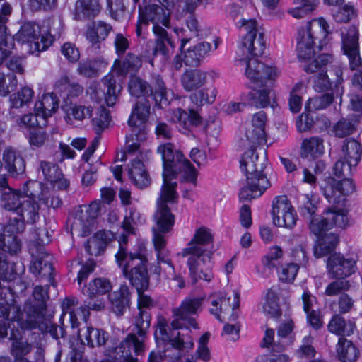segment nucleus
Segmentation results:
<instances>
[{
    "instance_id": "obj_50",
    "label": "nucleus",
    "mask_w": 362,
    "mask_h": 362,
    "mask_svg": "<svg viewBox=\"0 0 362 362\" xmlns=\"http://www.w3.org/2000/svg\"><path fill=\"white\" fill-rule=\"evenodd\" d=\"M245 139H242L243 145L249 148H255L266 142L265 130L255 128L254 126L247 124L245 132Z\"/></svg>"
},
{
    "instance_id": "obj_51",
    "label": "nucleus",
    "mask_w": 362,
    "mask_h": 362,
    "mask_svg": "<svg viewBox=\"0 0 362 362\" xmlns=\"http://www.w3.org/2000/svg\"><path fill=\"white\" fill-rule=\"evenodd\" d=\"M344 160H349L355 167L359 160L362 154V147L356 140H346L342 147Z\"/></svg>"
},
{
    "instance_id": "obj_33",
    "label": "nucleus",
    "mask_w": 362,
    "mask_h": 362,
    "mask_svg": "<svg viewBox=\"0 0 362 362\" xmlns=\"http://www.w3.org/2000/svg\"><path fill=\"white\" fill-rule=\"evenodd\" d=\"M337 357L341 362H356L359 356L358 349L344 337L339 339L336 346Z\"/></svg>"
},
{
    "instance_id": "obj_60",
    "label": "nucleus",
    "mask_w": 362,
    "mask_h": 362,
    "mask_svg": "<svg viewBox=\"0 0 362 362\" xmlns=\"http://www.w3.org/2000/svg\"><path fill=\"white\" fill-rule=\"evenodd\" d=\"M262 308L264 313L271 317H277L281 315L277 294L273 288L268 291Z\"/></svg>"
},
{
    "instance_id": "obj_34",
    "label": "nucleus",
    "mask_w": 362,
    "mask_h": 362,
    "mask_svg": "<svg viewBox=\"0 0 362 362\" xmlns=\"http://www.w3.org/2000/svg\"><path fill=\"white\" fill-rule=\"evenodd\" d=\"M117 77L113 74L109 73L102 80L104 86L105 100L108 106H113L118 98V95L122 90V86L117 82Z\"/></svg>"
},
{
    "instance_id": "obj_25",
    "label": "nucleus",
    "mask_w": 362,
    "mask_h": 362,
    "mask_svg": "<svg viewBox=\"0 0 362 362\" xmlns=\"http://www.w3.org/2000/svg\"><path fill=\"white\" fill-rule=\"evenodd\" d=\"M152 30L156 36L155 45L152 49L153 57H155L158 54L164 57H168L169 50L166 46V43L173 49L175 47V44L169 37L166 30L162 26H155L152 28ZM148 62L153 66V58L150 59Z\"/></svg>"
},
{
    "instance_id": "obj_31",
    "label": "nucleus",
    "mask_w": 362,
    "mask_h": 362,
    "mask_svg": "<svg viewBox=\"0 0 362 362\" xmlns=\"http://www.w3.org/2000/svg\"><path fill=\"white\" fill-rule=\"evenodd\" d=\"M19 325L22 329H39L42 332H49L54 339L59 337L63 338L66 335L64 329L62 327H58L55 324H52L49 316L47 314L43 315V319L42 320H37L35 325H31L29 322H26Z\"/></svg>"
},
{
    "instance_id": "obj_40",
    "label": "nucleus",
    "mask_w": 362,
    "mask_h": 362,
    "mask_svg": "<svg viewBox=\"0 0 362 362\" xmlns=\"http://www.w3.org/2000/svg\"><path fill=\"white\" fill-rule=\"evenodd\" d=\"M25 199L21 190L8 187V191L1 195V205L5 210L16 213Z\"/></svg>"
},
{
    "instance_id": "obj_48",
    "label": "nucleus",
    "mask_w": 362,
    "mask_h": 362,
    "mask_svg": "<svg viewBox=\"0 0 362 362\" xmlns=\"http://www.w3.org/2000/svg\"><path fill=\"white\" fill-rule=\"evenodd\" d=\"M129 91L131 95L135 98L151 96L153 89L150 83L139 76H132L129 81Z\"/></svg>"
},
{
    "instance_id": "obj_49",
    "label": "nucleus",
    "mask_w": 362,
    "mask_h": 362,
    "mask_svg": "<svg viewBox=\"0 0 362 362\" xmlns=\"http://www.w3.org/2000/svg\"><path fill=\"white\" fill-rule=\"evenodd\" d=\"M339 206L341 205L337 204ZM327 221L330 229L334 226L344 228L348 223V217L346 211L343 209L333 206L325 212Z\"/></svg>"
},
{
    "instance_id": "obj_3",
    "label": "nucleus",
    "mask_w": 362,
    "mask_h": 362,
    "mask_svg": "<svg viewBox=\"0 0 362 362\" xmlns=\"http://www.w3.org/2000/svg\"><path fill=\"white\" fill-rule=\"evenodd\" d=\"M116 261L122 273L130 281L136 291H146L149 286L147 270V259L141 254L128 252L120 243V247L115 255Z\"/></svg>"
},
{
    "instance_id": "obj_52",
    "label": "nucleus",
    "mask_w": 362,
    "mask_h": 362,
    "mask_svg": "<svg viewBox=\"0 0 362 362\" xmlns=\"http://www.w3.org/2000/svg\"><path fill=\"white\" fill-rule=\"evenodd\" d=\"M145 128H131V133L126 136L127 152L133 153L139 149L141 144L146 139Z\"/></svg>"
},
{
    "instance_id": "obj_58",
    "label": "nucleus",
    "mask_w": 362,
    "mask_h": 362,
    "mask_svg": "<svg viewBox=\"0 0 362 362\" xmlns=\"http://www.w3.org/2000/svg\"><path fill=\"white\" fill-rule=\"evenodd\" d=\"M317 202L313 195L303 194L299 202V211L303 217L309 220L316 216Z\"/></svg>"
},
{
    "instance_id": "obj_30",
    "label": "nucleus",
    "mask_w": 362,
    "mask_h": 362,
    "mask_svg": "<svg viewBox=\"0 0 362 362\" xmlns=\"http://www.w3.org/2000/svg\"><path fill=\"white\" fill-rule=\"evenodd\" d=\"M151 104L146 98L138 101L128 120L131 128H145L144 123L150 115Z\"/></svg>"
},
{
    "instance_id": "obj_20",
    "label": "nucleus",
    "mask_w": 362,
    "mask_h": 362,
    "mask_svg": "<svg viewBox=\"0 0 362 362\" xmlns=\"http://www.w3.org/2000/svg\"><path fill=\"white\" fill-rule=\"evenodd\" d=\"M139 16L141 21L144 23L151 22L153 28L155 26H162L168 28L170 27V12L167 8L157 4H151L145 7L144 10L140 9Z\"/></svg>"
},
{
    "instance_id": "obj_41",
    "label": "nucleus",
    "mask_w": 362,
    "mask_h": 362,
    "mask_svg": "<svg viewBox=\"0 0 362 362\" xmlns=\"http://www.w3.org/2000/svg\"><path fill=\"white\" fill-rule=\"evenodd\" d=\"M172 120L179 123L184 129H188L191 126H198L202 122V117L194 110L187 113L185 110L177 108L173 110Z\"/></svg>"
},
{
    "instance_id": "obj_62",
    "label": "nucleus",
    "mask_w": 362,
    "mask_h": 362,
    "mask_svg": "<svg viewBox=\"0 0 362 362\" xmlns=\"http://www.w3.org/2000/svg\"><path fill=\"white\" fill-rule=\"evenodd\" d=\"M33 91L28 87L23 88L20 91L10 96L11 108H20L31 101Z\"/></svg>"
},
{
    "instance_id": "obj_21",
    "label": "nucleus",
    "mask_w": 362,
    "mask_h": 362,
    "mask_svg": "<svg viewBox=\"0 0 362 362\" xmlns=\"http://www.w3.org/2000/svg\"><path fill=\"white\" fill-rule=\"evenodd\" d=\"M38 171L42 172L44 178L59 190L66 189L69 187V181L64 177L62 171L57 163L41 160Z\"/></svg>"
},
{
    "instance_id": "obj_45",
    "label": "nucleus",
    "mask_w": 362,
    "mask_h": 362,
    "mask_svg": "<svg viewBox=\"0 0 362 362\" xmlns=\"http://www.w3.org/2000/svg\"><path fill=\"white\" fill-rule=\"evenodd\" d=\"M115 66L117 67L119 74L127 75L128 73L137 72L142 66V61L139 56L129 52L122 61L115 60Z\"/></svg>"
},
{
    "instance_id": "obj_17",
    "label": "nucleus",
    "mask_w": 362,
    "mask_h": 362,
    "mask_svg": "<svg viewBox=\"0 0 362 362\" xmlns=\"http://www.w3.org/2000/svg\"><path fill=\"white\" fill-rule=\"evenodd\" d=\"M11 12L12 7L10 4L4 2L0 8V61L7 58L14 47L13 37L7 34L6 25L8 16Z\"/></svg>"
},
{
    "instance_id": "obj_4",
    "label": "nucleus",
    "mask_w": 362,
    "mask_h": 362,
    "mask_svg": "<svg viewBox=\"0 0 362 362\" xmlns=\"http://www.w3.org/2000/svg\"><path fill=\"white\" fill-rule=\"evenodd\" d=\"M329 25L323 18L313 19L298 31L297 54L301 59H310L315 53L314 47L318 42L319 49L330 33Z\"/></svg>"
},
{
    "instance_id": "obj_29",
    "label": "nucleus",
    "mask_w": 362,
    "mask_h": 362,
    "mask_svg": "<svg viewBox=\"0 0 362 362\" xmlns=\"http://www.w3.org/2000/svg\"><path fill=\"white\" fill-rule=\"evenodd\" d=\"M250 103L257 108H265L270 106L276 107L275 91L272 88H262L250 92L248 95Z\"/></svg>"
},
{
    "instance_id": "obj_23",
    "label": "nucleus",
    "mask_w": 362,
    "mask_h": 362,
    "mask_svg": "<svg viewBox=\"0 0 362 362\" xmlns=\"http://www.w3.org/2000/svg\"><path fill=\"white\" fill-rule=\"evenodd\" d=\"M54 89L66 103H71L73 98L78 97L83 91L80 84L71 82L66 75L55 82Z\"/></svg>"
},
{
    "instance_id": "obj_38",
    "label": "nucleus",
    "mask_w": 362,
    "mask_h": 362,
    "mask_svg": "<svg viewBox=\"0 0 362 362\" xmlns=\"http://www.w3.org/2000/svg\"><path fill=\"white\" fill-rule=\"evenodd\" d=\"M210 43L202 42L197 45L189 47L184 56V62L189 66H196L199 64L201 59L211 50Z\"/></svg>"
},
{
    "instance_id": "obj_16",
    "label": "nucleus",
    "mask_w": 362,
    "mask_h": 362,
    "mask_svg": "<svg viewBox=\"0 0 362 362\" xmlns=\"http://www.w3.org/2000/svg\"><path fill=\"white\" fill-rule=\"evenodd\" d=\"M168 329V323L167 320L163 317H159L158 319L157 323V329L155 332V337L156 340L160 339L163 341L168 342V345L169 346L164 351H152L148 356V362H162L165 357L169 358L170 362H172L171 358L169 356V354L173 355L177 354V351L172 346V340L171 336L167 332ZM176 338H174L175 339Z\"/></svg>"
},
{
    "instance_id": "obj_22",
    "label": "nucleus",
    "mask_w": 362,
    "mask_h": 362,
    "mask_svg": "<svg viewBox=\"0 0 362 362\" xmlns=\"http://www.w3.org/2000/svg\"><path fill=\"white\" fill-rule=\"evenodd\" d=\"M99 0H77L73 11V18L78 21L95 18L101 11Z\"/></svg>"
},
{
    "instance_id": "obj_8",
    "label": "nucleus",
    "mask_w": 362,
    "mask_h": 362,
    "mask_svg": "<svg viewBox=\"0 0 362 362\" xmlns=\"http://www.w3.org/2000/svg\"><path fill=\"white\" fill-rule=\"evenodd\" d=\"M177 197L176 188H161L160 197L157 200V210L153 216L156 226L152 228L153 239L165 238L164 235L173 230L175 218L171 213L167 203L175 202Z\"/></svg>"
},
{
    "instance_id": "obj_7",
    "label": "nucleus",
    "mask_w": 362,
    "mask_h": 362,
    "mask_svg": "<svg viewBox=\"0 0 362 362\" xmlns=\"http://www.w3.org/2000/svg\"><path fill=\"white\" fill-rule=\"evenodd\" d=\"M49 286H37L33 291V298H28L24 304L23 310L20 307H15V314L13 318L17 319L19 325L29 322L33 325L37 320L43 319V315L47 314V301L49 299Z\"/></svg>"
},
{
    "instance_id": "obj_27",
    "label": "nucleus",
    "mask_w": 362,
    "mask_h": 362,
    "mask_svg": "<svg viewBox=\"0 0 362 362\" xmlns=\"http://www.w3.org/2000/svg\"><path fill=\"white\" fill-rule=\"evenodd\" d=\"M325 153L324 139L317 136H310L302 141L300 156L303 158L317 159Z\"/></svg>"
},
{
    "instance_id": "obj_42",
    "label": "nucleus",
    "mask_w": 362,
    "mask_h": 362,
    "mask_svg": "<svg viewBox=\"0 0 362 362\" xmlns=\"http://www.w3.org/2000/svg\"><path fill=\"white\" fill-rule=\"evenodd\" d=\"M49 188L42 182L37 180H29L22 187V194L25 199H38L42 202L44 197L47 195Z\"/></svg>"
},
{
    "instance_id": "obj_53",
    "label": "nucleus",
    "mask_w": 362,
    "mask_h": 362,
    "mask_svg": "<svg viewBox=\"0 0 362 362\" xmlns=\"http://www.w3.org/2000/svg\"><path fill=\"white\" fill-rule=\"evenodd\" d=\"M358 121L354 117L341 118L333 126V132L339 138L352 134L356 130Z\"/></svg>"
},
{
    "instance_id": "obj_55",
    "label": "nucleus",
    "mask_w": 362,
    "mask_h": 362,
    "mask_svg": "<svg viewBox=\"0 0 362 362\" xmlns=\"http://www.w3.org/2000/svg\"><path fill=\"white\" fill-rule=\"evenodd\" d=\"M177 174L182 173L183 180L187 182H191L194 186L197 185V173L194 167L190 163L189 160L183 158L182 153L177 154Z\"/></svg>"
},
{
    "instance_id": "obj_19",
    "label": "nucleus",
    "mask_w": 362,
    "mask_h": 362,
    "mask_svg": "<svg viewBox=\"0 0 362 362\" xmlns=\"http://www.w3.org/2000/svg\"><path fill=\"white\" fill-rule=\"evenodd\" d=\"M327 268L333 278L344 280L354 273L356 262L351 258L346 259L340 254L334 253L328 258Z\"/></svg>"
},
{
    "instance_id": "obj_64",
    "label": "nucleus",
    "mask_w": 362,
    "mask_h": 362,
    "mask_svg": "<svg viewBox=\"0 0 362 362\" xmlns=\"http://www.w3.org/2000/svg\"><path fill=\"white\" fill-rule=\"evenodd\" d=\"M153 245L156 252L157 263L156 264H166L172 262L170 252L165 249V238H157L153 239Z\"/></svg>"
},
{
    "instance_id": "obj_54",
    "label": "nucleus",
    "mask_w": 362,
    "mask_h": 362,
    "mask_svg": "<svg viewBox=\"0 0 362 362\" xmlns=\"http://www.w3.org/2000/svg\"><path fill=\"white\" fill-rule=\"evenodd\" d=\"M217 91L213 86L200 89L190 95L191 101L197 106L213 103L216 98Z\"/></svg>"
},
{
    "instance_id": "obj_36",
    "label": "nucleus",
    "mask_w": 362,
    "mask_h": 362,
    "mask_svg": "<svg viewBox=\"0 0 362 362\" xmlns=\"http://www.w3.org/2000/svg\"><path fill=\"white\" fill-rule=\"evenodd\" d=\"M56 93H49L43 95L42 99L35 104V110L40 115V118L47 120L54 112L59 106V99Z\"/></svg>"
},
{
    "instance_id": "obj_6",
    "label": "nucleus",
    "mask_w": 362,
    "mask_h": 362,
    "mask_svg": "<svg viewBox=\"0 0 362 362\" xmlns=\"http://www.w3.org/2000/svg\"><path fill=\"white\" fill-rule=\"evenodd\" d=\"M49 242L48 232L45 228H38L35 230L33 238L29 243L28 249L33 257L30 267V272L42 277L48 276L51 281L53 272L52 257L47 254L45 247V245Z\"/></svg>"
},
{
    "instance_id": "obj_9",
    "label": "nucleus",
    "mask_w": 362,
    "mask_h": 362,
    "mask_svg": "<svg viewBox=\"0 0 362 362\" xmlns=\"http://www.w3.org/2000/svg\"><path fill=\"white\" fill-rule=\"evenodd\" d=\"M204 298H186L180 305L173 310L174 319L171 322L173 329H178L185 327L198 328V325L194 317L201 310Z\"/></svg>"
},
{
    "instance_id": "obj_5",
    "label": "nucleus",
    "mask_w": 362,
    "mask_h": 362,
    "mask_svg": "<svg viewBox=\"0 0 362 362\" xmlns=\"http://www.w3.org/2000/svg\"><path fill=\"white\" fill-rule=\"evenodd\" d=\"M151 321V315L148 310H139L138 314L135 315L134 325L140 339L135 334H129L116 349L118 354L122 353L123 362H137L132 352L136 356L144 352V337L150 328Z\"/></svg>"
},
{
    "instance_id": "obj_56",
    "label": "nucleus",
    "mask_w": 362,
    "mask_h": 362,
    "mask_svg": "<svg viewBox=\"0 0 362 362\" xmlns=\"http://www.w3.org/2000/svg\"><path fill=\"white\" fill-rule=\"evenodd\" d=\"M112 288L110 281L105 279H95L91 281L88 286L83 290L87 296H96L105 294Z\"/></svg>"
},
{
    "instance_id": "obj_39",
    "label": "nucleus",
    "mask_w": 362,
    "mask_h": 362,
    "mask_svg": "<svg viewBox=\"0 0 362 362\" xmlns=\"http://www.w3.org/2000/svg\"><path fill=\"white\" fill-rule=\"evenodd\" d=\"M206 81V74L198 69L186 71L181 77L185 90L192 91L202 87Z\"/></svg>"
},
{
    "instance_id": "obj_59",
    "label": "nucleus",
    "mask_w": 362,
    "mask_h": 362,
    "mask_svg": "<svg viewBox=\"0 0 362 362\" xmlns=\"http://www.w3.org/2000/svg\"><path fill=\"white\" fill-rule=\"evenodd\" d=\"M17 307L15 305H11L8 303H0V335L4 337L7 334V327L8 321H16L19 324L17 319L13 318L15 314L13 308Z\"/></svg>"
},
{
    "instance_id": "obj_24",
    "label": "nucleus",
    "mask_w": 362,
    "mask_h": 362,
    "mask_svg": "<svg viewBox=\"0 0 362 362\" xmlns=\"http://www.w3.org/2000/svg\"><path fill=\"white\" fill-rule=\"evenodd\" d=\"M112 30V26L103 21H93L88 24L85 37L93 46L99 48Z\"/></svg>"
},
{
    "instance_id": "obj_47",
    "label": "nucleus",
    "mask_w": 362,
    "mask_h": 362,
    "mask_svg": "<svg viewBox=\"0 0 362 362\" xmlns=\"http://www.w3.org/2000/svg\"><path fill=\"white\" fill-rule=\"evenodd\" d=\"M186 25L189 32L192 33L190 35L187 34V31L182 28H175L174 30L178 38L180 40L181 44L180 50L181 52H182L185 45L191 40L193 36L196 37L199 35V32L200 30V26L199 25L198 21L193 15H189V17L186 19Z\"/></svg>"
},
{
    "instance_id": "obj_63",
    "label": "nucleus",
    "mask_w": 362,
    "mask_h": 362,
    "mask_svg": "<svg viewBox=\"0 0 362 362\" xmlns=\"http://www.w3.org/2000/svg\"><path fill=\"white\" fill-rule=\"evenodd\" d=\"M93 108L90 106L74 105L66 110V120L71 122L72 119L82 121L91 117Z\"/></svg>"
},
{
    "instance_id": "obj_37",
    "label": "nucleus",
    "mask_w": 362,
    "mask_h": 362,
    "mask_svg": "<svg viewBox=\"0 0 362 362\" xmlns=\"http://www.w3.org/2000/svg\"><path fill=\"white\" fill-rule=\"evenodd\" d=\"M40 205L36 201L25 199L16 214L24 223L34 224L40 218Z\"/></svg>"
},
{
    "instance_id": "obj_2",
    "label": "nucleus",
    "mask_w": 362,
    "mask_h": 362,
    "mask_svg": "<svg viewBox=\"0 0 362 362\" xmlns=\"http://www.w3.org/2000/svg\"><path fill=\"white\" fill-rule=\"evenodd\" d=\"M260 150L261 156L255 148H250L240 159V169L246 177V185L241 188L239 193V199L242 202L250 201L260 197L270 186V182L264 173L267 162L266 152L263 149Z\"/></svg>"
},
{
    "instance_id": "obj_10",
    "label": "nucleus",
    "mask_w": 362,
    "mask_h": 362,
    "mask_svg": "<svg viewBox=\"0 0 362 362\" xmlns=\"http://www.w3.org/2000/svg\"><path fill=\"white\" fill-rule=\"evenodd\" d=\"M211 307L209 312L221 322L226 320L235 321L238 317L237 308L240 304V296L238 293H233V302L230 303V298L224 292H218L211 294L209 298Z\"/></svg>"
},
{
    "instance_id": "obj_57",
    "label": "nucleus",
    "mask_w": 362,
    "mask_h": 362,
    "mask_svg": "<svg viewBox=\"0 0 362 362\" xmlns=\"http://www.w3.org/2000/svg\"><path fill=\"white\" fill-rule=\"evenodd\" d=\"M58 25V28L50 26L48 33H45L41 35L40 40H37L34 43L33 49L38 52H42L47 49L50 45H52L54 39L57 37H59L62 26L59 21L56 22Z\"/></svg>"
},
{
    "instance_id": "obj_11",
    "label": "nucleus",
    "mask_w": 362,
    "mask_h": 362,
    "mask_svg": "<svg viewBox=\"0 0 362 362\" xmlns=\"http://www.w3.org/2000/svg\"><path fill=\"white\" fill-rule=\"evenodd\" d=\"M241 27L247 32L242 40L241 49L243 53L245 51L248 56L258 57L263 54L266 45L264 40V33L257 28V23L255 20H241Z\"/></svg>"
},
{
    "instance_id": "obj_46",
    "label": "nucleus",
    "mask_w": 362,
    "mask_h": 362,
    "mask_svg": "<svg viewBox=\"0 0 362 362\" xmlns=\"http://www.w3.org/2000/svg\"><path fill=\"white\" fill-rule=\"evenodd\" d=\"M40 29L38 25L33 23H25L16 34V39L23 43H30L31 49L34 47V43L39 39Z\"/></svg>"
},
{
    "instance_id": "obj_26",
    "label": "nucleus",
    "mask_w": 362,
    "mask_h": 362,
    "mask_svg": "<svg viewBox=\"0 0 362 362\" xmlns=\"http://www.w3.org/2000/svg\"><path fill=\"white\" fill-rule=\"evenodd\" d=\"M78 335L81 341L84 344V340L88 346L100 347L105 345L108 340V334L103 329L93 327H85L78 330Z\"/></svg>"
},
{
    "instance_id": "obj_28",
    "label": "nucleus",
    "mask_w": 362,
    "mask_h": 362,
    "mask_svg": "<svg viewBox=\"0 0 362 362\" xmlns=\"http://www.w3.org/2000/svg\"><path fill=\"white\" fill-rule=\"evenodd\" d=\"M109 300L114 313L117 315H123L131 302V293L128 286L122 284L118 290L109 294Z\"/></svg>"
},
{
    "instance_id": "obj_14",
    "label": "nucleus",
    "mask_w": 362,
    "mask_h": 362,
    "mask_svg": "<svg viewBox=\"0 0 362 362\" xmlns=\"http://www.w3.org/2000/svg\"><path fill=\"white\" fill-rule=\"evenodd\" d=\"M342 50L349 60L350 68L354 69L362 66L358 49V33L356 27L351 26L346 33H342Z\"/></svg>"
},
{
    "instance_id": "obj_44",
    "label": "nucleus",
    "mask_w": 362,
    "mask_h": 362,
    "mask_svg": "<svg viewBox=\"0 0 362 362\" xmlns=\"http://www.w3.org/2000/svg\"><path fill=\"white\" fill-rule=\"evenodd\" d=\"M327 327L332 333L349 336L354 332L355 324L351 320H346L339 315H335L332 317Z\"/></svg>"
},
{
    "instance_id": "obj_1",
    "label": "nucleus",
    "mask_w": 362,
    "mask_h": 362,
    "mask_svg": "<svg viewBox=\"0 0 362 362\" xmlns=\"http://www.w3.org/2000/svg\"><path fill=\"white\" fill-rule=\"evenodd\" d=\"M212 243L213 235L211 230L202 226L195 230L191 240L182 250V257H189L187 264L193 283H196L198 279L209 282L214 277L211 269Z\"/></svg>"
},
{
    "instance_id": "obj_61",
    "label": "nucleus",
    "mask_w": 362,
    "mask_h": 362,
    "mask_svg": "<svg viewBox=\"0 0 362 362\" xmlns=\"http://www.w3.org/2000/svg\"><path fill=\"white\" fill-rule=\"evenodd\" d=\"M0 249L16 255L21 250V242L16 235L0 234Z\"/></svg>"
},
{
    "instance_id": "obj_13",
    "label": "nucleus",
    "mask_w": 362,
    "mask_h": 362,
    "mask_svg": "<svg viewBox=\"0 0 362 362\" xmlns=\"http://www.w3.org/2000/svg\"><path fill=\"white\" fill-rule=\"evenodd\" d=\"M158 152L161 154L163 159V185L162 187L176 188L177 182L173 181L177 174V154L180 151L174 152L171 144H166L158 148Z\"/></svg>"
},
{
    "instance_id": "obj_43",
    "label": "nucleus",
    "mask_w": 362,
    "mask_h": 362,
    "mask_svg": "<svg viewBox=\"0 0 362 362\" xmlns=\"http://www.w3.org/2000/svg\"><path fill=\"white\" fill-rule=\"evenodd\" d=\"M172 346L177 351V354H169L172 362H194L192 356H187V352L194 346V343L191 341H184L182 339H175L172 340Z\"/></svg>"
},
{
    "instance_id": "obj_32",
    "label": "nucleus",
    "mask_w": 362,
    "mask_h": 362,
    "mask_svg": "<svg viewBox=\"0 0 362 362\" xmlns=\"http://www.w3.org/2000/svg\"><path fill=\"white\" fill-rule=\"evenodd\" d=\"M153 93H151L156 102V105L160 107H166L170 104L168 91L163 78L157 74L151 75V84Z\"/></svg>"
},
{
    "instance_id": "obj_12",
    "label": "nucleus",
    "mask_w": 362,
    "mask_h": 362,
    "mask_svg": "<svg viewBox=\"0 0 362 362\" xmlns=\"http://www.w3.org/2000/svg\"><path fill=\"white\" fill-rule=\"evenodd\" d=\"M272 214L274 225L288 228H293L297 221V215L288 198L278 196L272 202Z\"/></svg>"
},
{
    "instance_id": "obj_15",
    "label": "nucleus",
    "mask_w": 362,
    "mask_h": 362,
    "mask_svg": "<svg viewBox=\"0 0 362 362\" xmlns=\"http://www.w3.org/2000/svg\"><path fill=\"white\" fill-rule=\"evenodd\" d=\"M354 190V184L352 180L344 177L337 181L333 179L325 187L324 195L330 204L344 205V197L352 193Z\"/></svg>"
},
{
    "instance_id": "obj_18",
    "label": "nucleus",
    "mask_w": 362,
    "mask_h": 362,
    "mask_svg": "<svg viewBox=\"0 0 362 362\" xmlns=\"http://www.w3.org/2000/svg\"><path fill=\"white\" fill-rule=\"evenodd\" d=\"M240 62L246 63L245 74L252 81L261 82L265 79L274 80L278 76L276 68L267 66L255 59L247 60L242 59Z\"/></svg>"
},
{
    "instance_id": "obj_35",
    "label": "nucleus",
    "mask_w": 362,
    "mask_h": 362,
    "mask_svg": "<svg viewBox=\"0 0 362 362\" xmlns=\"http://www.w3.org/2000/svg\"><path fill=\"white\" fill-rule=\"evenodd\" d=\"M3 160L5 168L13 176L22 174L25 171V161L16 151L6 148L4 151Z\"/></svg>"
}]
</instances>
